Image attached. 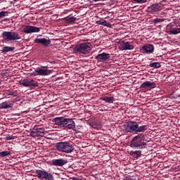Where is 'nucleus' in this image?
<instances>
[{
    "label": "nucleus",
    "mask_w": 180,
    "mask_h": 180,
    "mask_svg": "<svg viewBox=\"0 0 180 180\" xmlns=\"http://www.w3.org/2000/svg\"><path fill=\"white\" fill-rule=\"evenodd\" d=\"M124 129L127 133H144L148 130V125L139 126V123L135 121H129L124 124Z\"/></svg>",
    "instance_id": "f257e3e1"
},
{
    "label": "nucleus",
    "mask_w": 180,
    "mask_h": 180,
    "mask_svg": "<svg viewBox=\"0 0 180 180\" xmlns=\"http://www.w3.org/2000/svg\"><path fill=\"white\" fill-rule=\"evenodd\" d=\"M53 122L57 126L64 127V129H68V130H74L75 129V122L72 119L64 118L63 117H56Z\"/></svg>",
    "instance_id": "f03ea898"
},
{
    "label": "nucleus",
    "mask_w": 180,
    "mask_h": 180,
    "mask_svg": "<svg viewBox=\"0 0 180 180\" xmlns=\"http://www.w3.org/2000/svg\"><path fill=\"white\" fill-rule=\"evenodd\" d=\"M56 148L58 151L65 153V154H71L74 151V146L68 141L58 142L56 143Z\"/></svg>",
    "instance_id": "7ed1b4c3"
},
{
    "label": "nucleus",
    "mask_w": 180,
    "mask_h": 180,
    "mask_svg": "<svg viewBox=\"0 0 180 180\" xmlns=\"http://www.w3.org/2000/svg\"><path fill=\"white\" fill-rule=\"evenodd\" d=\"M144 135L143 134L136 135L133 138L130 143V147L131 148H144V146H146V143L144 142Z\"/></svg>",
    "instance_id": "20e7f679"
},
{
    "label": "nucleus",
    "mask_w": 180,
    "mask_h": 180,
    "mask_svg": "<svg viewBox=\"0 0 180 180\" xmlns=\"http://www.w3.org/2000/svg\"><path fill=\"white\" fill-rule=\"evenodd\" d=\"M75 50L81 54H89L92 50V44L89 42L82 43L75 46Z\"/></svg>",
    "instance_id": "39448f33"
},
{
    "label": "nucleus",
    "mask_w": 180,
    "mask_h": 180,
    "mask_svg": "<svg viewBox=\"0 0 180 180\" xmlns=\"http://www.w3.org/2000/svg\"><path fill=\"white\" fill-rule=\"evenodd\" d=\"M4 40L6 41H12L15 40H20L22 37L17 32H4L1 34Z\"/></svg>",
    "instance_id": "423d86ee"
},
{
    "label": "nucleus",
    "mask_w": 180,
    "mask_h": 180,
    "mask_svg": "<svg viewBox=\"0 0 180 180\" xmlns=\"http://www.w3.org/2000/svg\"><path fill=\"white\" fill-rule=\"evenodd\" d=\"M20 84L25 88H30V89H34L37 86H39L37 81L32 78H26L21 80Z\"/></svg>",
    "instance_id": "0eeeda50"
},
{
    "label": "nucleus",
    "mask_w": 180,
    "mask_h": 180,
    "mask_svg": "<svg viewBox=\"0 0 180 180\" xmlns=\"http://www.w3.org/2000/svg\"><path fill=\"white\" fill-rule=\"evenodd\" d=\"M44 133H46V130H44V128L41 127V125H36L30 132V134L32 137H43Z\"/></svg>",
    "instance_id": "6e6552de"
},
{
    "label": "nucleus",
    "mask_w": 180,
    "mask_h": 180,
    "mask_svg": "<svg viewBox=\"0 0 180 180\" xmlns=\"http://www.w3.org/2000/svg\"><path fill=\"white\" fill-rule=\"evenodd\" d=\"M35 176H37L39 179L54 180L53 174L44 170L37 169L35 171Z\"/></svg>",
    "instance_id": "1a4fd4ad"
},
{
    "label": "nucleus",
    "mask_w": 180,
    "mask_h": 180,
    "mask_svg": "<svg viewBox=\"0 0 180 180\" xmlns=\"http://www.w3.org/2000/svg\"><path fill=\"white\" fill-rule=\"evenodd\" d=\"M160 11H162V6L158 3L149 6L147 8V12H148V13H155L160 12Z\"/></svg>",
    "instance_id": "9d476101"
},
{
    "label": "nucleus",
    "mask_w": 180,
    "mask_h": 180,
    "mask_svg": "<svg viewBox=\"0 0 180 180\" xmlns=\"http://www.w3.org/2000/svg\"><path fill=\"white\" fill-rule=\"evenodd\" d=\"M154 45L147 44L143 45L141 50L143 54H153V53H154Z\"/></svg>",
    "instance_id": "9b49d317"
},
{
    "label": "nucleus",
    "mask_w": 180,
    "mask_h": 180,
    "mask_svg": "<svg viewBox=\"0 0 180 180\" xmlns=\"http://www.w3.org/2000/svg\"><path fill=\"white\" fill-rule=\"evenodd\" d=\"M24 33L29 34L30 33H39L40 28L34 26L25 25L23 28Z\"/></svg>",
    "instance_id": "f8f14e48"
},
{
    "label": "nucleus",
    "mask_w": 180,
    "mask_h": 180,
    "mask_svg": "<svg viewBox=\"0 0 180 180\" xmlns=\"http://www.w3.org/2000/svg\"><path fill=\"white\" fill-rule=\"evenodd\" d=\"M120 49L122 51L133 50L134 46L130 41H122L120 44Z\"/></svg>",
    "instance_id": "ddd939ff"
},
{
    "label": "nucleus",
    "mask_w": 180,
    "mask_h": 180,
    "mask_svg": "<svg viewBox=\"0 0 180 180\" xmlns=\"http://www.w3.org/2000/svg\"><path fill=\"white\" fill-rule=\"evenodd\" d=\"M34 42L37 44H42V46H44V47H49V46L51 44V41L50 39L46 38H36Z\"/></svg>",
    "instance_id": "4468645a"
},
{
    "label": "nucleus",
    "mask_w": 180,
    "mask_h": 180,
    "mask_svg": "<svg viewBox=\"0 0 180 180\" xmlns=\"http://www.w3.org/2000/svg\"><path fill=\"white\" fill-rule=\"evenodd\" d=\"M110 58V54L107 53H102L96 56V60L99 63H103L104 61H108Z\"/></svg>",
    "instance_id": "2eb2a0df"
},
{
    "label": "nucleus",
    "mask_w": 180,
    "mask_h": 180,
    "mask_svg": "<svg viewBox=\"0 0 180 180\" xmlns=\"http://www.w3.org/2000/svg\"><path fill=\"white\" fill-rule=\"evenodd\" d=\"M67 162H68L67 159H54L52 160V165L56 167H64Z\"/></svg>",
    "instance_id": "dca6fc26"
},
{
    "label": "nucleus",
    "mask_w": 180,
    "mask_h": 180,
    "mask_svg": "<svg viewBox=\"0 0 180 180\" xmlns=\"http://www.w3.org/2000/svg\"><path fill=\"white\" fill-rule=\"evenodd\" d=\"M140 88L141 89L143 88H151L153 89L154 88H157V84L154 82L146 81L140 85Z\"/></svg>",
    "instance_id": "f3484780"
},
{
    "label": "nucleus",
    "mask_w": 180,
    "mask_h": 180,
    "mask_svg": "<svg viewBox=\"0 0 180 180\" xmlns=\"http://www.w3.org/2000/svg\"><path fill=\"white\" fill-rule=\"evenodd\" d=\"M13 108V103L9 101H4L0 103V109H11Z\"/></svg>",
    "instance_id": "a211bd4d"
},
{
    "label": "nucleus",
    "mask_w": 180,
    "mask_h": 180,
    "mask_svg": "<svg viewBox=\"0 0 180 180\" xmlns=\"http://www.w3.org/2000/svg\"><path fill=\"white\" fill-rule=\"evenodd\" d=\"M101 100L105 102V103H113L115 102V97L113 96H103L101 98Z\"/></svg>",
    "instance_id": "6ab92c4d"
},
{
    "label": "nucleus",
    "mask_w": 180,
    "mask_h": 180,
    "mask_svg": "<svg viewBox=\"0 0 180 180\" xmlns=\"http://www.w3.org/2000/svg\"><path fill=\"white\" fill-rule=\"evenodd\" d=\"M38 71H39V75H41V77H44L46 75H50V74H51V70L49 69L38 68Z\"/></svg>",
    "instance_id": "aec40b11"
},
{
    "label": "nucleus",
    "mask_w": 180,
    "mask_h": 180,
    "mask_svg": "<svg viewBox=\"0 0 180 180\" xmlns=\"http://www.w3.org/2000/svg\"><path fill=\"white\" fill-rule=\"evenodd\" d=\"M96 25H101L102 26H105L106 27H112V24L108 22L105 20H101L96 21Z\"/></svg>",
    "instance_id": "412c9836"
},
{
    "label": "nucleus",
    "mask_w": 180,
    "mask_h": 180,
    "mask_svg": "<svg viewBox=\"0 0 180 180\" xmlns=\"http://www.w3.org/2000/svg\"><path fill=\"white\" fill-rule=\"evenodd\" d=\"M13 50H15V47L4 46L1 49V53H3V54H6V53L13 51Z\"/></svg>",
    "instance_id": "4be33fe9"
},
{
    "label": "nucleus",
    "mask_w": 180,
    "mask_h": 180,
    "mask_svg": "<svg viewBox=\"0 0 180 180\" xmlns=\"http://www.w3.org/2000/svg\"><path fill=\"white\" fill-rule=\"evenodd\" d=\"M169 33H170V34H174V35L179 34L180 28H179V27H171L169 29Z\"/></svg>",
    "instance_id": "5701e85b"
},
{
    "label": "nucleus",
    "mask_w": 180,
    "mask_h": 180,
    "mask_svg": "<svg viewBox=\"0 0 180 180\" xmlns=\"http://www.w3.org/2000/svg\"><path fill=\"white\" fill-rule=\"evenodd\" d=\"M130 155L134 157V158H139V157L141 156V150L131 151Z\"/></svg>",
    "instance_id": "b1692460"
},
{
    "label": "nucleus",
    "mask_w": 180,
    "mask_h": 180,
    "mask_svg": "<svg viewBox=\"0 0 180 180\" xmlns=\"http://www.w3.org/2000/svg\"><path fill=\"white\" fill-rule=\"evenodd\" d=\"M149 67L150 68H160L161 67V64L158 62H151L149 64Z\"/></svg>",
    "instance_id": "393cba45"
},
{
    "label": "nucleus",
    "mask_w": 180,
    "mask_h": 180,
    "mask_svg": "<svg viewBox=\"0 0 180 180\" xmlns=\"http://www.w3.org/2000/svg\"><path fill=\"white\" fill-rule=\"evenodd\" d=\"M65 20H66V22H68L69 23H72V22H75V20H77V18H75L74 16L66 17Z\"/></svg>",
    "instance_id": "a878e982"
},
{
    "label": "nucleus",
    "mask_w": 180,
    "mask_h": 180,
    "mask_svg": "<svg viewBox=\"0 0 180 180\" xmlns=\"http://www.w3.org/2000/svg\"><path fill=\"white\" fill-rule=\"evenodd\" d=\"M11 155V152L9 151H2V152H0V157H8Z\"/></svg>",
    "instance_id": "bb28decb"
},
{
    "label": "nucleus",
    "mask_w": 180,
    "mask_h": 180,
    "mask_svg": "<svg viewBox=\"0 0 180 180\" xmlns=\"http://www.w3.org/2000/svg\"><path fill=\"white\" fill-rule=\"evenodd\" d=\"M165 20V19L164 18H155L153 20V22L155 24H157V23H162V22H164Z\"/></svg>",
    "instance_id": "cd10ccee"
},
{
    "label": "nucleus",
    "mask_w": 180,
    "mask_h": 180,
    "mask_svg": "<svg viewBox=\"0 0 180 180\" xmlns=\"http://www.w3.org/2000/svg\"><path fill=\"white\" fill-rule=\"evenodd\" d=\"M30 75H32V77H37V75H39V68H37V70H35L34 72H31Z\"/></svg>",
    "instance_id": "c85d7f7f"
},
{
    "label": "nucleus",
    "mask_w": 180,
    "mask_h": 180,
    "mask_svg": "<svg viewBox=\"0 0 180 180\" xmlns=\"http://www.w3.org/2000/svg\"><path fill=\"white\" fill-rule=\"evenodd\" d=\"M148 0H134V2L135 4H146V2H148Z\"/></svg>",
    "instance_id": "c756f323"
},
{
    "label": "nucleus",
    "mask_w": 180,
    "mask_h": 180,
    "mask_svg": "<svg viewBox=\"0 0 180 180\" xmlns=\"http://www.w3.org/2000/svg\"><path fill=\"white\" fill-rule=\"evenodd\" d=\"M125 180H139V179L134 178V176H127L125 177Z\"/></svg>",
    "instance_id": "7c9ffc66"
},
{
    "label": "nucleus",
    "mask_w": 180,
    "mask_h": 180,
    "mask_svg": "<svg viewBox=\"0 0 180 180\" xmlns=\"http://www.w3.org/2000/svg\"><path fill=\"white\" fill-rule=\"evenodd\" d=\"M7 15H8V12L1 11L0 12V19H1V18H4V16H6Z\"/></svg>",
    "instance_id": "2f4dec72"
},
{
    "label": "nucleus",
    "mask_w": 180,
    "mask_h": 180,
    "mask_svg": "<svg viewBox=\"0 0 180 180\" xmlns=\"http://www.w3.org/2000/svg\"><path fill=\"white\" fill-rule=\"evenodd\" d=\"M8 96H16V95H15V93L11 91L7 94Z\"/></svg>",
    "instance_id": "473e14b6"
},
{
    "label": "nucleus",
    "mask_w": 180,
    "mask_h": 180,
    "mask_svg": "<svg viewBox=\"0 0 180 180\" xmlns=\"http://www.w3.org/2000/svg\"><path fill=\"white\" fill-rule=\"evenodd\" d=\"M13 136H8L6 138V140H13Z\"/></svg>",
    "instance_id": "72a5a7b5"
},
{
    "label": "nucleus",
    "mask_w": 180,
    "mask_h": 180,
    "mask_svg": "<svg viewBox=\"0 0 180 180\" xmlns=\"http://www.w3.org/2000/svg\"><path fill=\"white\" fill-rule=\"evenodd\" d=\"M99 1H107V0H93V2H99Z\"/></svg>",
    "instance_id": "f704fd0d"
},
{
    "label": "nucleus",
    "mask_w": 180,
    "mask_h": 180,
    "mask_svg": "<svg viewBox=\"0 0 180 180\" xmlns=\"http://www.w3.org/2000/svg\"><path fill=\"white\" fill-rule=\"evenodd\" d=\"M73 180H78V179L72 178Z\"/></svg>",
    "instance_id": "c9c22d12"
},
{
    "label": "nucleus",
    "mask_w": 180,
    "mask_h": 180,
    "mask_svg": "<svg viewBox=\"0 0 180 180\" xmlns=\"http://www.w3.org/2000/svg\"><path fill=\"white\" fill-rule=\"evenodd\" d=\"M179 27H180V22L179 23Z\"/></svg>",
    "instance_id": "e433bc0d"
}]
</instances>
